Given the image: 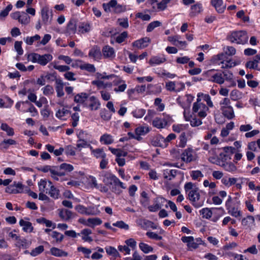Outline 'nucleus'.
I'll list each match as a JSON object with an SVG mask.
<instances>
[{
	"label": "nucleus",
	"instance_id": "nucleus-1",
	"mask_svg": "<svg viewBox=\"0 0 260 260\" xmlns=\"http://www.w3.org/2000/svg\"><path fill=\"white\" fill-rule=\"evenodd\" d=\"M184 190L188 195V200L195 208H198L203 205V202L200 200V190L197 185L191 182L184 184Z\"/></svg>",
	"mask_w": 260,
	"mask_h": 260
},
{
	"label": "nucleus",
	"instance_id": "nucleus-2",
	"mask_svg": "<svg viewBox=\"0 0 260 260\" xmlns=\"http://www.w3.org/2000/svg\"><path fill=\"white\" fill-rule=\"evenodd\" d=\"M227 39L232 43L243 45L247 43L248 37L244 30L233 31L227 36Z\"/></svg>",
	"mask_w": 260,
	"mask_h": 260
},
{
	"label": "nucleus",
	"instance_id": "nucleus-3",
	"mask_svg": "<svg viewBox=\"0 0 260 260\" xmlns=\"http://www.w3.org/2000/svg\"><path fill=\"white\" fill-rule=\"evenodd\" d=\"M27 58L28 61L33 63H38L43 66L46 65L53 59L52 56L50 54L40 55L36 53L28 54Z\"/></svg>",
	"mask_w": 260,
	"mask_h": 260
},
{
	"label": "nucleus",
	"instance_id": "nucleus-4",
	"mask_svg": "<svg viewBox=\"0 0 260 260\" xmlns=\"http://www.w3.org/2000/svg\"><path fill=\"white\" fill-rule=\"evenodd\" d=\"M208 111V107L201 102V99L199 98V95L197 101L193 104V113L196 114L200 118H204L207 115Z\"/></svg>",
	"mask_w": 260,
	"mask_h": 260
},
{
	"label": "nucleus",
	"instance_id": "nucleus-5",
	"mask_svg": "<svg viewBox=\"0 0 260 260\" xmlns=\"http://www.w3.org/2000/svg\"><path fill=\"white\" fill-rule=\"evenodd\" d=\"M104 11L107 13L113 12L118 14L126 11L125 6L118 4L116 0H111L108 3H104L102 5Z\"/></svg>",
	"mask_w": 260,
	"mask_h": 260
},
{
	"label": "nucleus",
	"instance_id": "nucleus-6",
	"mask_svg": "<svg viewBox=\"0 0 260 260\" xmlns=\"http://www.w3.org/2000/svg\"><path fill=\"white\" fill-rule=\"evenodd\" d=\"M203 75L209 81L220 85L224 82V78L221 72H216L215 69L208 70Z\"/></svg>",
	"mask_w": 260,
	"mask_h": 260
},
{
	"label": "nucleus",
	"instance_id": "nucleus-7",
	"mask_svg": "<svg viewBox=\"0 0 260 260\" xmlns=\"http://www.w3.org/2000/svg\"><path fill=\"white\" fill-rule=\"evenodd\" d=\"M41 171L44 173L50 172L51 177L56 181H62L64 180L62 179V177L65 175L64 172L59 171L57 167H51L50 166H45L42 168Z\"/></svg>",
	"mask_w": 260,
	"mask_h": 260
},
{
	"label": "nucleus",
	"instance_id": "nucleus-8",
	"mask_svg": "<svg viewBox=\"0 0 260 260\" xmlns=\"http://www.w3.org/2000/svg\"><path fill=\"white\" fill-rule=\"evenodd\" d=\"M101 103L99 100L95 96H88L84 107L88 108L91 111H96L100 109Z\"/></svg>",
	"mask_w": 260,
	"mask_h": 260
},
{
	"label": "nucleus",
	"instance_id": "nucleus-9",
	"mask_svg": "<svg viewBox=\"0 0 260 260\" xmlns=\"http://www.w3.org/2000/svg\"><path fill=\"white\" fill-rule=\"evenodd\" d=\"M167 201L161 197H158L154 200V204L148 207L149 211L150 212H156L164 206V204Z\"/></svg>",
	"mask_w": 260,
	"mask_h": 260
},
{
	"label": "nucleus",
	"instance_id": "nucleus-10",
	"mask_svg": "<svg viewBox=\"0 0 260 260\" xmlns=\"http://www.w3.org/2000/svg\"><path fill=\"white\" fill-rule=\"evenodd\" d=\"M181 159L186 162H190L196 160V156L193 149L188 148L184 150L181 154Z\"/></svg>",
	"mask_w": 260,
	"mask_h": 260
},
{
	"label": "nucleus",
	"instance_id": "nucleus-11",
	"mask_svg": "<svg viewBox=\"0 0 260 260\" xmlns=\"http://www.w3.org/2000/svg\"><path fill=\"white\" fill-rule=\"evenodd\" d=\"M100 176L102 178L103 181L106 185L112 184L113 183H114L116 178L115 175L111 173L105 171L101 172Z\"/></svg>",
	"mask_w": 260,
	"mask_h": 260
},
{
	"label": "nucleus",
	"instance_id": "nucleus-12",
	"mask_svg": "<svg viewBox=\"0 0 260 260\" xmlns=\"http://www.w3.org/2000/svg\"><path fill=\"white\" fill-rule=\"evenodd\" d=\"M77 30V21L71 18L67 25L65 33L68 35H74Z\"/></svg>",
	"mask_w": 260,
	"mask_h": 260
},
{
	"label": "nucleus",
	"instance_id": "nucleus-13",
	"mask_svg": "<svg viewBox=\"0 0 260 260\" xmlns=\"http://www.w3.org/2000/svg\"><path fill=\"white\" fill-rule=\"evenodd\" d=\"M102 54L105 58L113 59L116 56L114 49L109 45L103 47Z\"/></svg>",
	"mask_w": 260,
	"mask_h": 260
},
{
	"label": "nucleus",
	"instance_id": "nucleus-14",
	"mask_svg": "<svg viewBox=\"0 0 260 260\" xmlns=\"http://www.w3.org/2000/svg\"><path fill=\"white\" fill-rule=\"evenodd\" d=\"M211 4L219 13H223L226 8L222 0H211Z\"/></svg>",
	"mask_w": 260,
	"mask_h": 260
},
{
	"label": "nucleus",
	"instance_id": "nucleus-15",
	"mask_svg": "<svg viewBox=\"0 0 260 260\" xmlns=\"http://www.w3.org/2000/svg\"><path fill=\"white\" fill-rule=\"evenodd\" d=\"M102 53L100 48L98 46H94L89 51L88 56L94 60H99L102 58Z\"/></svg>",
	"mask_w": 260,
	"mask_h": 260
},
{
	"label": "nucleus",
	"instance_id": "nucleus-16",
	"mask_svg": "<svg viewBox=\"0 0 260 260\" xmlns=\"http://www.w3.org/2000/svg\"><path fill=\"white\" fill-rule=\"evenodd\" d=\"M150 42V39L148 37H145L135 41L133 45V46L138 48H144L149 45Z\"/></svg>",
	"mask_w": 260,
	"mask_h": 260
},
{
	"label": "nucleus",
	"instance_id": "nucleus-17",
	"mask_svg": "<svg viewBox=\"0 0 260 260\" xmlns=\"http://www.w3.org/2000/svg\"><path fill=\"white\" fill-rule=\"evenodd\" d=\"M178 172V170L174 169L164 170L162 174L164 178L167 181L172 180L175 178Z\"/></svg>",
	"mask_w": 260,
	"mask_h": 260
},
{
	"label": "nucleus",
	"instance_id": "nucleus-18",
	"mask_svg": "<svg viewBox=\"0 0 260 260\" xmlns=\"http://www.w3.org/2000/svg\"><path fill=\"white\" fill-rule=\"evenodd\" d=\"M166 61V58L164 55L161 56H152L149 60V63L151 66H155L159 65Z\"/></svg>",
	"mask_w": 260,
	"mask_h": 260
},
{
	"label": "nucleus",
	"instance_id": "nucleus-19",
	"mask_svg": "<svg viewBox=\"0 0 260 260\" xmlns=\"http://www.w3.org/2000/svg\"><path fill=\"white\" fill-rule=\"evenodd\" d=\"M167 124V121L165 118L155 117L152 121L153 126L159 129L165 128Z\"/></svg>",
	"mask_w": 260,
	"mask_h": 260
},
{
	"label": "nucleus",
	"instance_id": "nucleus-20",
	"mask_svg": "<svg viewBox=\"0 0 260 260\" xmlns=\"http://www.w3.org/2000/svg\"><path fill=\"white\" fill-rule=\"evenodd\" d=\"M88 94L85 92H81L76 94L74 96V101L75 103L79 104H83L86 103L87 100Z\"/></svg>",
	"mask_w": 260,
	"mask_h": 260
},
{
	"label": "nucleus",
	"instance_id": "nucleus-21",
	"mask_svg": "<svg viewBox=\"0 0 260 260\" xmlns=\"http://www.w3.org/2000/svg\"><path fill=\"white\" fill-rule=\"evenodd\" d=\"M58 211L59 217L64 220H69L74 216L73 212L68 209H62Z\"/></svg>",
	"mask_w": 260,
	"mask_h": 260
},
{
	"label": "nucleus",
	"instance_id": "nucleus-22",
	"mask_svg": "<svg viewBox=\"0 0 260 260\" xmlns=\"http://www.w3.org/2000/svg\"><path fill=\"white\" fill-rule=\"evenodd\" d=\"M64 83L61 80L57 79L55 81V90L57 97H62L64 95L63 91Z\"/></svg>",
	"mask_w": 260,
	"mask_h": 260
},
{
	"label": "nucleus",
	"instance_id": "nucleus-23",
	"mask_svg": "<svg viewBox=\"0 0 260 260\" xmlns=\"http://www.w3.org/2000/svg\"><path fill=\"white\" fill-rule=\"evenodd\" d=\"M91 25L88 22H80L78 25V30L79 33L85 34L90 31Z\"/></svg>",
	"mask_w": 260,
	"mask_h": 260
},
{
	"label": "nucleus",
	"instance_id": "nucleus-24",
	"mask_svg": "<svg viewBox=\"0 0 260 260\" xmlns=\"http://www.w3.org/2000/svg\"><path fill=\"white\" fill-rule=\"evenodd\" d=\"M221 111L223 115L229 120L232 119L235 117L234 111L232 106L222 109Z\"/></svg>",
	"mask_w": 260,
	"mask_h": 260
},
{
	"label": "nucleus",
	"instance_id": "nucleus-25",
	"mask_svg": "<svg viewBox=\"0 0 260 260\" xmlns=\"http://www.w3.org/2000/svg\"><path fill=\"white\" fill-rule=\"evenodd\" d=\"M259 62L258 60L256 59V55L253 57V59L251 60H249L247 61L246 64L245 66L247 68L250 69H254L259 70H260V68L259 67Z\"/></svg>",
	"mask_w": 260,
	"mask_h": 260
},
{
	"label": "nucleus",
	"instance_id": "nucleus-26",
	"mask_svg": "<svg viewBox=\"0 0 260 260\" xmlns=\"http://www.w3.org/2000/svg\"><path fill=\"white\" fill-rule=\"evenodd\" d=\"M51 183L52 182L50 181H47L45 179H41L40 181L38 182L39 191L40 192L47 193V189L46 188V187H50Z\"/></svg>",
	"mask_w": 260,
	"mask_h": 260
},
{
	"label": "nucleus",
	"instance_id": "nucleus-27",
	"mask_svg": "<svg viewBox=\"0 0 260 260\" xmlns=\"http://www.w3.org/2000/svg\"><path fill=\"white\" fill-rule=\"evenodd\" d=\"M220 165L225 171L229 172L234 173L237 170V167L232 162H222Z\"/></svg>",
	"mask_w": 260,
	"mask_h": 260
},
{
	"label": "nucleus",
	"instance_id": "nucleus-28",
	"mask_svg": "<svg viewBox=\"0 0 260 260\" xmlns=\"http://www.w3.org/2000/svg\"><path fill=\"white\" fill-rule=\"evenodd\" d=\"M100 141L102 144L109 145L113 143L114 139L111 135L104 134L100 137Z\"/></svg>",
	"mask_w": 260,
	"mask_h": 260
},
{
	"label": "nucleus",
	"instance_id": "nucleus-29",
	"mask_svg": "<svg viewBox=\"0 0 260 260\" xmlns=\"http://www.w3.org/2000/svg\"><path fill=\"white\" fill-rule=\"evenodd\" d=\"M41 13L43 23L46 25L50 24L52 17H50L49 10L47 9L44 8L42 10Z\"/></svg>",
	"mask_w": 260,
	"mask_h": 260
},
{
	"label": "nucleus",
	"instance_id": "nucleus-30",
	"mask_svg": "<svg viewBox=\"0 0 260 260\" xmlns=\"http://www.w3.org/2000/svg\"><path fill=\"white\" fill-rule=\"evenodd\" d=\"M202 11V7L200 4H196L191 6L189 12L191 17L198 15Z\"/></svg>",
	"mask_w": 260,
	"mask_h": 260
},
{
	"label": "nucleus",
	"instance_id": "nucleus-31",
	"mask_svg": "<svg viewBox=\"0 0 260 260\" xmlns=\"http://www.w3.org/2000/svg\"><path fill=\"white\" fill-rule=\"evenodd\" d=\"M223 77L224 78V81H228L231 82V86H235L236 85V82L233 80V75L232 73L229 71H224L221 72Z\"/></svg>",
	"mask_w": 260,
	"mask_h": 260
},
{
	"label": "nucleus",
	"instance_id": "nucleus-32",
	"mask_svg": "<svg viewBox=\"0 0 260 260\" xmlns=\"http://www.w3.org/2000/svg\"><path fill=\"white\" fill-rule=\"evenodd\" d=\"M50 252L52 255L58 257L67 256L68 255L67 252L56 247L51 248L50 249Z\"/></svg>",
	"mask_w": 260,
	"mask_h": 260
},
{
	"label": "nucleus",
	"instance_id": "nucleus-33",
	"mask_svg": "<svg viewBox=\"0 0 260 260\" xmlns=\"http://www.w3.org/2000/svg\"><path fill=\"white\" fill-rule=\"evenodd\" d=\"M89 146V143L87 139H78L77 141L76 148L78 149L79 151H80L82 148L88 147Z\"/></svg>",
	"mask_w": 260,
	"mask_h": 260
},
{
	"label": "nucleus",
	"instance_id": "nucleus-34",
	"mask_svg": "<svg viewBox=\"0 0 260 260\" xmlns=\"http://www.w3.org/2000/svg\"><path fill=\"white\" fill-rule=\"evenodd\" d=\"M51 76V74L47 73L46 75H41L39 78L37 79L36 83L40 86L45 85L46 84V80H49Z\"/></svg>",
	"mask_w": 260,
	"mask_h": 260
},
{
	"label": "nucleus",
	"instance_id": "nucleus-35",
	"mask_svg": "<svg viewBox=\"0 0 260 260\" xmlns=\"http://www.w3.org/2000/svg\"><path fill=\"white\" fill-rule=\"evenodd\" d=\"M199 95V98H202L204 101H205L208 107L212 108L214 105L211 100V97L208 94H204L203 93H198L197 96Z\"/></svg>",
	"mask_w": 260,
	"mask_h": 260
},
{
	"label": "nucleus",
	"instance_id": "nucleus-36",
	"mask_svg": "<svg viewBox=\"0 0 260 260\" xmlns=\"http://www.w3.org/2000/svg\"><path fill=\"white\" fill-rule=\"evenodd\" d=\"M149 132L148 127L147 126H139L135 129V134L137 136L141 137L147 134Z\"/></svg>",
	"mask_w": 260,
	"mask_h": 260
},
{
	"label": "nucleus",
	"instance_id": "nucleus-37",
	"mask_svg": "<svg viewBox=\"0 0 260 260\" xmlns=\"http://www.w3.org/2000/svg\"><path fill=\"white\" fill-rule=\"evenodd\" d=\"M36 222L41 224L45 225L48 228H50L51 226H52V228H55L56 226L55 223H53L51 221L47 220L44 217L37 219Z\"/></svg>",
	"mask_w": 260,
	"mask_h": 260
},
{
	"label": "nucleus",
	"instance_id": "nucleus-38",
	"mask_svg": "<svg viewBox=\"0 0 260 260\" xmlns=\"http://www.w3.org/2000/svg\"><path fill=\"white\" fill-rule=\"evenodd\" d=\"M49 187L50 190L47 192V193L51 197L55 199H58L59 195V190L55 187L54 186L52 185V183H51Z\"/></svg>",
	"mask_w": 260,
	"mask_h": 260
},
{
	"label": "nucleus",
	"instance_id": "nucleus-39",
	"mask_svg": "<svg viewBox=\"0 0 260 260\" xmlns=\"http://www.w3.org/2000/svg\"><path fill=\"white\" fill-rule=\"evenodd\" d=\"M138 223L142 228H156V225H154V223L145 219L139 220Z\"/></svg>",
	"mask_w": 260,
	"mask_h": 260
},
{
	"label": "nucleus",
	"instance_id": "nucleus-40",
	"mask_svg": "<svg viewBox=\"0 0 260 260\" xmlns=\"http://www.w3.org/2000/svg\"><path fill=\"white\" fill-rule=\"evenodd\" d=\"M16 141H15L14 140H4L1 143H0V148L6 149L8 148L10 145H16Z\"/></svg>",
	"mask_w": 260,
	"mask_h": 260
},
{
	"label": "nucleus",
	"instance_id": "nucleus-41",
	"mask_svg": "<svg viewBox=\"0 0 260 260\" xmlns=\"http://www.w3.org/2000/svg\"><path fill=\"white\" fill-rule=\"evenodd\" d=\"M99 206H90L87 207L86 215H96L100 213V211L99 210Z\"/></svg>",
	"mask_w": 260,
	"mask_h": 260
},
{
	"label": "nucleus",
	"instance_id": "nucleus-42",
	"mask_svg": "<svg viewBox=\"0 0 260 260\" xmlns=\"http://www.w3.org/2000/svg\"><path fill=\"white\" fill-rule=\"evenodd\" d=\"M91 231L90 229H84L81 233L83 236H82V239L85 241L90 242L92 241V239L91 237L89 236V235L91 234Z\"/></svg>",
	"mask_w": 260,
	"mask_h": 260
},
{
	"label": "nucleus",
	"instance_id": "nucleus-43",
	"mask_svg": "<svg viewBox=\"0 0 260 260\" xmlns=\"http://www.w3.org/2000/svg\"><path fill=\"white\" fill-rule=\"evenodd\" d=\"M226 209L228 210L229 213L234 217H241L242 215L241 211L237 208L230 206L227 207Z\"/></svg>",
	"mask_w": 260,
	"mask_h": 260
},
{
	"label": "nucleus",
	"instance_id": "nucleus-44",
	"mask_svg": "<svg viewBox=\"0 0 260 260\" xmlns=\"http://www.w3.org/2000/svg\"><path fill=\"white\" fill-rule=\"evenodd\" d=\"M19 22L23 25H27L29 23L30 18L26 13L21 12Z\"/></svg>",
	"mask_w": 260,
	"mask_h": 260
},
{
	"label": "nucleus",
	"instance_id": "nucleus-45",
	"mask_svg": "<svg viewBox=\"0 0 260 260\" xmlns=\"http://www.w3.org/2000/svg\"><path fill=\"white\" fill-rule=\"evenodd\" d=\"M92 154L96 158L106 157V154L104 152L103 149L102 148H96L95 150H93Z\"/></svg>",
	"mask_w": 260,
	"mask_h": 260
},
{
	"label": "nucleus",
	"instance_id": "nucleus-46",
	"mask_svg": "<svg viewBox=\"0 0 260 260\" xmlns=\"http://www.w3.org/2000/svg\"><path fill=\"white\" fill-rule=\"evenodd\" d=\"M237 182V179L235 178H223L221 179V182L224 185L230 187L235 184Z\"/></svg>",
	"mask_w": 260,
	"mask_h": 260
},
{
	"label": "nucleus",
	"instance_id": "nucleus-47",
	"mask_svg": "<svg viewBox=\"0 0 260 260\" xmlns=\"http://www.w3.org/2000/svg\"><path fill=\"white\" fill-rule=\"evenodd\" d=\"M41 90H42L43 94L47 96H49L52 95L54 93L53 87L50 85H46L43 87Z\"/></svg>",
	"mask_w": 260,
	"mask_h": 260
},
{
	"label": "nucleus",
	"instance_id": "nucleus-48",
	"mask_svg": "<svg viewBox=\"0 0 260 260\" xmlns=\"http://www.w3.org/2000/svg\"><path fill=\"white\" fill-rule=\"evenodd\" d=\"M1 128L3 131L6 132L9 136H12L14 135L13 128L10 127L7 123H2Z\"/></svg>",
	"mask_w": 260,
	"mask_h": 260
},
{
	"label": "nucleus",
	"instance_id": "nucleus-49",
	"mask_svg": "<svg viewBox=\"0 0 260 260\" xmlns=\"http://www.w3.org/2000/svg\"><path fill=\"white\" fill-rule=\"evenodd\" d=\"M254 222V218L252 216H248L242 220V224L244 226H252Z\"/></svg>",
	"mask_w": 260,
	"mask_h": 260
},
{
	"label": "nucleus",
	"instance_id": "nucleus-50",
	"mask_svg": "<svg viewBox=\"0 0 260 260\" xmlns=\"http://www.w3.org/2000/svg\"><path fill=\"white\" fill-rule=\"evenodd\" d=\"M219 64H222L221 68L222 69L231 68L236 66L235 62L232 60L222 61Z\"/></svg>",
	"mask_w": 260,
	"mask_h": 260
},
{
	"label": "nucleus",
	"instance_id": "nucleus-51",
	"mask_svg": "<svg viewBox=\"0 0 260 260\" xmlns=\"http://www.w3.org/2000/svg\"><path fill=\"white\" fill-rule=\"evenodd\" d=\"M69 112V111L67 109L63 108L62 109H58L56 111L55 116H56L57 118H58L59 119L64 120V119H65V118H64V117L67 114H68Z\"/></svg>",
	"mask_w": 260,
	"mask_h": 260
},
{
	"label": "nucleus",
	"instance_id": "nucleus-52",
	"mask_svg": "<svg viewBox=\"0 0 260 260\" xmlns=\"http://www.w3.org/2000/svg\"><path fill=\"white\" fill-rule=\"evenodd\" d=\"M80 68L82 70H86L90 73H94L95 72V68L94 65L90 63H83L81 64Z\"/></svg>",
	"mask_w": 260,
	"mask_h": 260
},
{
	"label": "nucleus",
	"instance_id": "nucleus-53",
	"mask_svg": "<svg viewBox=\"0 0 260 260\" xmlns=\"http://www.w3.org/2000/svg\"><path fill=\"white\" fill-rule=\"evenodd\" d=\"M176 137V135L172 133L169 134L166 138L161 136H158V138L156 139V140H158L159 141L164 142L165 144H167V143H168L171 140L175 139Z\"/></svg>",
	"mask_w": 260,
	"mask_h": 260
},
{
	"label": "nucleus",
	"instance_id": "nucleus-54",
	"mask_svg": "<svg viewBox=\"0 0 260 260\" xmlns=\"http://www.w3.org/2000/svg\"><path fill=\"white\" fill-rule=\"evenodd\" d=\"M140 249L145 253H148L153 251V248L148 244L141 242L139 244Z\"/></svg>",
	"mask_w": 260,
	"mask_h": 260
},
{
	"label": "nucleus",
	"instance_id": "nucleus-55",
	"mask_svg": "<svg viewBox=\"0 0 260 260\" xmlns=\"http://www.w3.org/2000/svg\"><path fill=\"white\" fill-rule=\"evenodd\" d=\"M188 127V124H174L172 126L173 130L176 133H180L185 130Z\"/></svg>",
	"mask_w": 260,
	"mask_h": 260
},
{
	"label": "nucleus",
	"instance_id": "nucleus-56",
	"mask_svg": "<svg viewBox=\"0 0 260 260\" xmlns=\"http://www.w3.org/2000/svg\"><path fill=\"white\" fill-rule=\"evenodd\" d=\"M59 171H63V172H71L73 170L74 167L72 165L66 163H63L60 165L59 167ZM66 173V172H64Z\"/></svg>",
	"mask_w": 260,
	"mask_h": 260
},
{
	"label": "nucleus",
	"instance_id": "nucleus-57",
	"mask_svg": "<svg viewBox=\"0 0 260 260\" xmlns=\"http://www.w3.org/2000/svg\"><path fill=\"white\" fill-rule=\"evenodd\" d=\"M200 214L202 215L203 218L209 219L212 215L211 210L208 208H205L200 211Z\"/></svg>",
	"mask_w": 260,
	"mask_h": 260
},
{
	"label": "nucleus",
	"instance_id": "nucleus-58",
	"mask_svg": "<svg viewBox=\"0 0 260 260\" xmlns=\"http://www.w3.org/2000/svg\"><path fill=\"white\" fill-rule=\"evenodd\" d=\"M219 105L220 106V110L232 106L231 105L230 100L228 98H223L221 101H220Z\"/></svg>",
	"mask_w": 260,
	"mask_h": 260
},
{
	"label": "nucleus",
	"instance_id": "nucleus-59",
	"mask_svg": "<svg viewBox=\"0 0 260 260\" xmlns=\"http://www.w3.org/2000/svg\"><path fill=\"white\" fill-rule=\"evenodd\" d=\"M100 114L101 117L105 121L110 120L112 117V114L106 109L102 110Z\"/></svg>",
	"mask_w": 260,
	"mask_h": 260
},
{
	"label": "nucleus",
	"instance_id": "nucleus-60",
	"mask_svg": "<svg viewBox=\"0 0 260 260\" xmlns=\"http://www.w3.org/2000/svg\"><path fill=\"white\" fill-rule=\"evenodd\" d=\"M146 111L143 109H136L132 111V114L134 117L137 118H142L145 114Z\"/></svg>",
	"mask_w": 260,
	"mask_h": 260
},
{
	"label": "nucleus",
	"instance_id": "nucleus-61",
	"mask_svg": "<svg viewBox=\"0 0 260 260\" xmlns=\"http://www.w3.org/2000/svg\"><path fill=\"white\" fill-rule=\"evenodd\" d=\"M128 37V34L126 31H123L120 34L116 36L115 42L117 43L120 44L123 42Z\"/></svg>",
	"mask_w": 260,
	"mask_h": 260
},
{
	"label": "nucleus",
	"instance_id": "nucleus-62",
	"mask_svg": "<svg viewBox=\"0 0 260 260\" xmlns=\"http://www.w3.org/2000/svg\"><path fill=\"white\" fill-rule=\"evenodd\" d=\"M12 5L11 4H9L7 6V7L3 10H2L0 13V20H3L6 17H7L10 11L12 9Z\"/></svg>",
	"mask_w": 260,
	"mask_h": 260
},
{
	"label": "nucleus",
	"instance_id": "nucleus-63",
	"mask_svg": "<svg viewBox=\"0 0 260 260\" xmlns=\"http://www.w3.org/2000/svg\"><path fill=\"white\" fill-rule=\"evenodd\" d=\"M190 176L193 180H198L204 177L203 174L199 170L192 171L190 172Z\"/></svg>",
	"mask_w": 260,
	"mask_h": 260
},
{
	"label": "nucleus",
	"instance_id": "nucleus-64",
	"mask_svg": "<svg viewBox=\"0 0 260 260\" xmlns=\"http://www.w3.org/2000/svg\"><path fill=\"white\" fill-rule=\"evenodd\" d=\"M30 242H27L26 240L25 239H19V240L17 242V245L19 248H22L23 249H26L29 247L30 245Z\"/></svg>",
	"mask_w": 260,
	"mask_h": 260
}]
</instances>
